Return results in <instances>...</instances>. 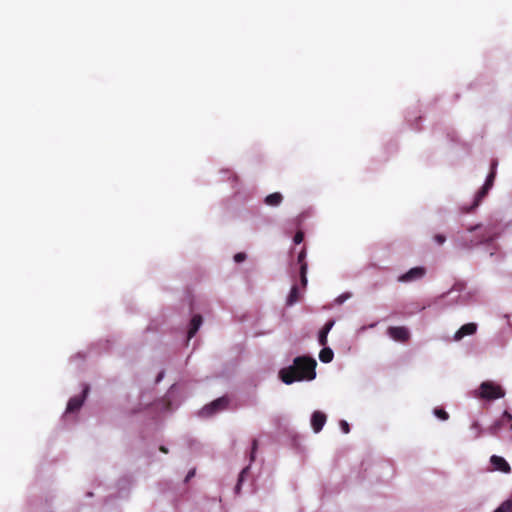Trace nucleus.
<instances>
[{
	"label": "nucleus",
	"instance_id": "26",
	"mask_svg": "<svg viewBox=\"0 0 512 512\" xmlns=\"http://www.w3.org/2000/svg\"><path fill=\"white\" fill-rule=\"evenodd\" d=\"M434 241L438 244V245H443L446 241V237L443 235V234H436L434 236Z\"/></svg>",
	"mask_w": 512,
	"mask_h": 512
},
{
	"label": "nucleus",
	"instance_id": "10",
	"mask_svg": "<svg viewBox=\"0 0 512 512\" xmlns=\"http://www.w3.org/2000/svg\"><path fill=\"white\" fill-rule=\"evenodd\" d=\"M477 326L475 323H467L461 326V328L455 333L454 338L456 340L462 339L464 336L472 335L476 332Z\"/></svg>",
	"mask_w": 512,
	"mask_h": 512
},
{
	"label": "nucleus",
	"instance_id": "12",
	"mask_svg": "<svg viewBox=\"0 0 512 512\" xmlns=\"http://www.w3.org/2000/svg\"><path fill=\"white\" fill-rule=\"evenodd\" d=\"M202 324V317L200 315H194L190 322V327L188 330V340L194 337L197 333L198 329Z\"/></svg>",
	"mask_w": 512,
	"mask_h": 512
},
{
	"label": "nucleus",
	"instance_id": "9",
	"mask_svg": "<svg viewBox=\"0 0 512 512\" xmlns=\"http://www.w3.org/2000/svg\"><path fill=\"white\" fill-rule=\"evenodd\" d=\"M490 462L495 470H498V471H501L504 473H509L511 471L510 465L503 457L493 455L490 459Z\"/></svg>",
	"mask_w": 512,
	"mask_h": 512
},
{
	"label": "nucleus",
	"instance_id": "5",
	"mask_svg": "<svg viewBox=\"0 0 512 512\" xmlns=\"http://www.w3.org/2000/svg\"><path fill=\"white\" fill-rule=\"evenodd\" d=\"M387 334L397 342L405 343L410 339V332L404 326H390L387 329Z\"/></svg>",
	"mask_w": 512,
	"mask_h": 512
},
{
	"label": "nucleus",
	"instance_id": "31",
	"mask_svg": "<svg viewBox=\"0 0 512 512\" xmlns=\"http://www.w3.org/2000/svg\"><path fill=\"white\" fill-rule=\"evenodd\" d=\"M350 296H351V295H350L349 293L342 294V295H340V296L337 298V300H336V301H337L339 304H342L344 301H346L348 298H350Z\"/></svg>",
	"mask_w": 512,
	"mask_h": 512
},
{
	"label": "nucleus",
	"instance_id": "36",
	"mask_svg": "<svg viewBox=\"0 0 512 512\" xmlns=\"http://www.w3.org/2000/svg\"><path fill=\"white\" fill-rule=\"evenodd\" d=\"M511 429H512V424H511Z\"/></svg>",
	"mask_w": 512,
	"mask_h": 512
},
{
	"label": "nucleus",
	"instance_id": "6",
	"mask_svg": "<svg viewBox=\"0 0 512 512\" xmlns=\"http://www.w3.org/2000/svg\"><path fill=\"white\" fill-rule=\"evenodd\" d=\"M89 392V386L85 385L81 395L70 398L67 404L66 412L72 413L78 411L84 403V400Z\"/></svg>",
	"mask_w": 512,
	"mask_h": 512
},
{
	"label": "nucleus",
	"instance_id": "1",
	"mask_svg": "<svg viewBox=\"0 0 512 512\" xmlns=\"http://www.w3.org/2000/svg\"><path fill=\"white\" fill-rule=\"evenodd\" d=\"M316 366L317 362L314 358L298 356L293 360L292 365L279 371V378L287 385L304 380L310 381L316 377Z\"/></svg>",
	"mask_w": 512,
	"mask_h": 512
},
{
	"label": "nucleus",
	"instance_id": "19",
	"mask_svg": "<svg viewBox=\"0 0 512 512\" xmlns=\"http://www.w3.org/2000/svg\"><path fill=\"white\" fill-rule=\"evenodd\" d=\"M470 430L473 432V438L474 439L479 438L481 436V434H482V427H481L480 423L477 422V421H474L471 424Z\"/></svg>",
	"mask_w": 512,
	"mask_h": 512
},
{
	"label": "nucleus",
	"instance_id": "33",
	"mask_svg": "<svg viewBox=\"0 0 512 512\" xmlns=\"http://www.w3.org/2000/svg\"><path fill=\"white\" fill-rule=\"evenodd\" d=\"M163 377H164V372L162 371V372H160V373L158 374V376H157V378H156V382H157V383H158V382H160V381L162 380V378H163Z\"/></svg>",
	"mask_w": 512,
	"mask_h": 512
},
{
	"label": "nucleus",
	"instance_id": "30",
	"mask_svg": "<svg viewBox=\"0 0 512 512\" xmlns=\"http://www.w3.org/2000/svg\"><path fill=\"white\" fill-rule=\"evenodd\" d=\"M501 420L503 422H511L512 421V415L508 411H504Z\"/></svg>",
	"mask_w": 512,
	"mask_h": 512
},
{
	"label": "nucleus",
	"instance_id": "8",
	"mask_svg": "<svg viewBox=\"0 0 512 512\" xmlns=\"http://www.w3.org/2000/svg\"><path fill=\"white\" fill-rule=\"evenodd\" d=\"M327 420L326 415L321 411H315L313 412L311 416V426L313 428V431L315 433H319L323 426L325 425Z\"/></svg>",
	"mask_w": 512,
	"mask_h": 512
},
{
	"label": "nucleus",
	"instance_id": "13",
	"mask_svg": "<svg viewBox=\"0 0 512 512\" xmlns=\"http://www.w3.org/2000/svg\"><path fill=\"white\" fill-rule=\"evenodd\" d=\"M283 196L279 192H275L266 196L264 202L268 206H278L281 204Z\"/></svg>",
	"mask_w": 512,
	"mask_h": 512
},
{
	"label": "nucleus",
	"instance_id": "21",
	"mask_svg": "<svg viewBox=\"0 0 512 512\" xmlns=\"http://www.w3.org/2000/svg\"><path fill=\"white\" fill-rule=\"evenodd\" d=\"M434 415L443 421L449 419V414L443 408H435Z\"/></svg>",
	"mask_w": 512,
	"mask_h": 512
},
{
	"label": "nucleus",
	"instance_id": "27",
	"mask_svg": "<svg viewBox=\"0 0 512 512\" xmlns=\"http://www.w3.org/2000/svg\"><path fill=\"white\" fill-rule=\"evenodd\" d=\"M340 427L343 433L348 434L350 432V426L347 421L341 420L340 421Z\"/></svg>",
	"mask_w": 512,
	"mask_h": 512
},
{
	"label": "nucleus",
	"instance_id": "15",
	"mask_svg": "<svg viewBox=\"0 0 512 512\" xmlns=\"http://www.w3.org/2000/svg\"><path fill=\"white\" fill-rule=\"evenodd\" d=\"M334 353L332 349L323 346V349L319 353V359L323 363H330L333 360Z\"/></svg>",
	"mask_w": 512,
	"mask_h": 512
},
{
	"label": "nucleus",
	"instance_id": "34",
	"mask_svg": "<svg viewBox=\"0 0 512 512\" xmlns=\"http://www.w3.org/2000/svg\"><path fill=\"white\" fill-rule=\"evenodd\" d=\"M194 474H195V471H194V470L190 471V472L188 473L187 477H186V481H188L191 477H193V476H194Z\"/></svg>",
	"mask_w": 512,
	"mask_h": 512
},
{
	"label": "nucleus",
	"instance_id": "17",
	"mask_svg": "<svg viewBox=\"0 0 512 512\" xmlns=\"http://www.w3.org/2000/svg\"><path fill=\"white\" fill-rule=\"evenodd\" d=\"M307 269V264H303L302 267L299 268L300 282L303 288L307 286Z\"/></svg>",
	"mask_w": 512,
	"mask_h": 512
},
{
	"label": "nucleus",
	"instance_id": "7",
	"mask_svg": "<svg viewBox=\"0 0 512 512\" xmlns=\"http://www.w3.org/2000/svg\"><path fill=\"white\" fill-rule=\"evenodd\" d=\"M426 269L424 267H414L411 268L406 273L399 276L398 281L399 282H412L418 279H421L425 276Z\"/></svg>",
	"mask_w": 512,
	"mask_h": 512
},
{
	"label": "nucleus",
	"instance_id": "23",
	"mask_svg": "<svg viewBox=\"0 0 512 512\" xmlns=\"http://www.w3.org/2000/svg\"><path fill=\"white\" fill-rule=\"evenodd\" d=\"M327 336H328V333L321 329L319 332V336H318V341L321 346H326Z\"/></svg>",
	"mask_w": 512,
	"mask_h": 512
},
{
	"label": "nucleus",
	"instance_id": "20",
	"mask_svg": "<svg viewBox=\"0 0 512 512\" xmlns=\"http://www.w3.org/2000/svg\"><path fill=\"white\" fill-rule=\"evenodd\" d=\"M504 422L499 419V420H496L489 428H488V432L492 435H496L499 430L502 428Z\"/></svg>",
	"mask_w": 512,
	"mask_h": 512
},
{
	"label": "nucleus",
	"instance_id": "32",
	"mask_svg": "<svg viewBox=\"0 0 512 512\" xmlns=\"http://www.w3.org/2000/svg\"><path fill=\"white\" fill-rule=\"evenodd\" d=\"M480 230H482V226L479 224L468 229L469 232H475V231H480Z\"/></svg>",
	"mask_w": 512,
	"mask_h": 512
},
{
	"label": "nucleus",
	"instance_id": "3",
	"mask_svg": "<svg viewBox=\"0 0 512 512\" xmlns=\"http://www.w3.org/2000/svg\"><path fill=\"white\" fill-rule=\"evenodd\" d=\"M505 396L504 389L493 381H484L475 392V397L485 400H496Z\"/></svg>",
	"mask_w": 512,
	"mask_h": 512
},
{
	"label": "nucleus",
	"instance_id": "28",
	"mask_svg": "<svg viewBox=\"0 0 512 512\" xmlns=\"http://www.w3.org/2000/svg\"><path fill=\"white\" fill-rule=\"evenodd\" d=\"M334 324H335V321L333 319H331L325 323V325L322 327V330L329 333L330 330L332 329V327L334 326Z\"/></svg>",
	"mask_w": 512,
	"mask_h": 512
},
{
	"label": "nucleus",
	"instance_id": "14",
	"mask_svg": "<svg viewBox=\"0 0 512 512\" xmlns=\"http://www.w3.org/2000/svg\"><path fill=\"white\" fill-rule=\"evenodd\" d=\"M299 300H300V293H299L298 287L296 285H293L290 290V293L287 297L286 303L288 306H292L295 303H297Z\"/></svg>",
	"mask_w": 512,
	"mask_h": 512
},
{
	"label": "nucleus",
	"instance_id": "4",
	"mask_svg": "<svg viewBox=\"0 0 512 512\" xmlns=\"http://www.w3.org/2000/svg\"><path fill=\"white\" fill-rule=\"evenodd\" d=\"M228 404H229V400L226 397H220V398L212 401L210 404L204 406L200 410V415L202 417H210L219 411L225 410L227 408Z\"/></svg>",
	"mask_w": 512,
	"mask_h": 512
},
{
	"label": "nucleus",
	"instance_id": "11",
	"mask_svg": "<svg viewBox=\"0 0 512 512\" xmlns=\"http://www.w3.org/2000/svg\"><path fill=\"white\" fill-rule=\"evenodd\" d=\"M202 324V317L200 315H194L190 322V327L188 330V340L194 337L197 333L198 329Z\"/></svg>",
	"mask_w": 512,
	"mask_h": 512
},
{
	"label": "nucleus",
	"instance_id": "2",
	"mask_svg": "<svg viewBox=\"0 0 512 512\" xmlns=\"http://www.w3.org/2000/svg\"><path fill=\"white\" fill-rule=\"evenodd\" d=\"M496 166H497V162L493 161L492 165H491V171L488 174L484 185L477 192L472 205L469 207L463 206L461 208V211L463 213H470L472 210L477 208L479 206L480 202L482 201V199L488 194V191L492 188V186L494 184V180H495V176H496Z\"/></svg>",
	"mask_w": 512,
	"mask_h": 512
},
{
	"label": "nucleus",
	"instance_id": "25",
	"mask_svg": "<svg viewBox=\"0 0 512 512\" xmlns=\"http://www.w3.org/2000/svg\"><path fill=\"white\" fill-rule=\"evenodd\" d=\"M258 448V441L257 439H253L252 441V450H251V455H250V460L253 461L254 458H255V453H256V450Z\"/></svg>",
	"mask_w": 512,
	"mask_h": 512
},
{
	"label": "nucleus",
	"instance_id": "18",
	"mask_svg": "<svg viewBox=\"0 0 512 512\" xmlns=\"http://www.w3.org/2000/svg\"><path fill=\"white\" fill-rule=\"evenodd\" d=\"M248 470H249V466L243 468L242 471L240 472L239 477H238V482L235 486L236 494L240 493L242 482L244 481V477H245L246 473L248 472Z\"/></svg>",
	"mask_w": 512,
	"mask_h": 512
},
{
	"label": "nucleus",
	"instance_id": "24",
	"mask_svg": "<svg viewBox=\"0 0 512 512\" xmlns=\"http://www.w3.org/2000/svg\"><path fill=\"white\" fill-rule=\"evenodd\" d=\"M304 239V233L302 231H297L294 235L293 241L295 244H300Z\"/></svg>",
	"mask_w": 512,
	"mask_h": 512
},
{
	"label": "nucleus",
	"instance_id": "22",
	"mask_svg": "<svg viewBox=\"0 0 512 512\" xmlns=\"http://www.w3.org/2000/svg\"><path fill=\"white\" fill-rule=\"evenodd\" d=\"M305 259H306V249L303 247L297 256V262L300 265V267H302L303 264H307Z\"/></svg>",
	"mask_w": 512,
	"mask_h": 512
},
{
	"label": "nucleus",
	"instance_id": "35",
	"mask_svg": "<svg viewBox=\"0 0 512 512\" xmlns=\"http://www.w3.org/2000/svg\"><path fill=\"white\" fill-rule=\"evenodd\" d=\"M159 450L163 453H168V449L165 446H160Z\"/></svg>",
	"mask_w": 512,
	"mask_h": 512
},
{
	"label": "nucleus",
	"instance_id": "29",
	"mask_svg": "<svg viewBox=\"0 0 512 512\" xmlns=\"http://www.w3.org/2000/svg\"><path fill=\"white\" fill-rule=\"evenodd\" d=\"M245 259H246V254L243 252H239V253L235 254V256H234V260L237 263L243 262Z\"/></svg>",
	"mask_w": 512,
	"mask_h": 512
},
{
	"label": "nucleus",
	"instance_id": "16",
	"mask_svg": "<svg viewBox=\"0 0 512 512\" xmlns=\"http://www.w3.org/2000/svg\"><path fill=\"white\" fill-rule=\"evenodd\" d=\"M487 240H488L487 235L483 232H480V233H477L476 238L474 240H470L469 245L466 243L465 246L470 247V246L478 245V244L486 242Z\"/></svg>",
	"mask_w": 512,
	"mask_h": 512
}]
</instances>
